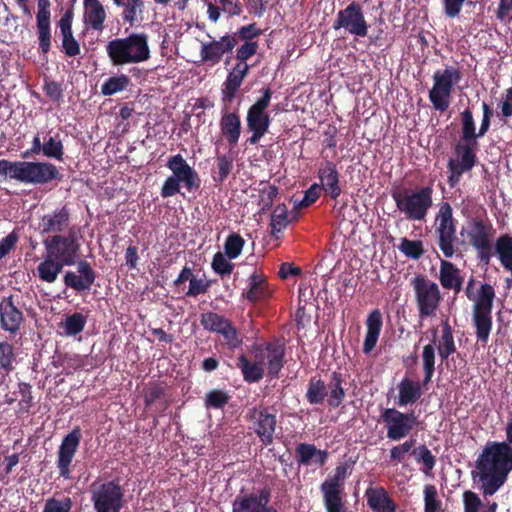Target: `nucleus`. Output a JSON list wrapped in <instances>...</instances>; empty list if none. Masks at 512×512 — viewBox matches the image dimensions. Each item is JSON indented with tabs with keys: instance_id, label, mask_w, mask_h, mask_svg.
<instances>
[{
	"instance_id": "26",
	"label": "nucleus",
	"mask_w": 512,
	"mask_h": 512,
	"mask_svg": "<svg viewBox=\"0 0 512 512\" xmlns=\"http://www.w3.org/2000/svg\"><path fill=\"white\" fill-rule=\"evenodd\" d=\"M70 224V211L67 206L46 214L41 218L39 227L42 234H61Z\"/></svg>"
},
{
	"instance_id": "60",
	"label": "nucleus",
	"mask_w": 512,
	"mask_h": 512,
	"mask_svg": "<svg viewBox=\"0 0 512 512\" xmlns=\"http://www.w3.org/2000/svg\"><path fill=\"white\" fill-rule=\"evenodd\" d=\"M235 34L238 41L254 42L253 39L258 38L262 34V30L257 27L256 23H251L240 27Z\"/></svg>"
},
{
	"instance_id": "32",
	"label": "nucleus",
	"mask_w": 512,
	"mask_h": 512,
	"mask_svg": "<svg viewBox=\"0 0 512 512\" xmlns=\"http://www.w3.org/2000/svg\"><path fill=\"white\" fill-rule=\"evenodd\" d=\"M439 280L444 289L458 293L462 289L463 277L460 270L450 261L441 260Z\"/></svg>"
},
{
	"instance_id": "63",
	"label": "nucleus",
	"mask_w": 512,
	"mask_h": 512,
	"mask_svg": "<svg viewBox=\"0 0 512 512\" xmlns=\"http://www.w3.org/2000/svg\"><path fill=\"white\" fill-rule=\"evenodd\" d=\"M321 187L319 184H312L304 194L302 200L298 203L300 208H306L316 202L320 197Z\"/></svg>"
},
{
	"instance_id": "11",
	"label": "nucleus",
	"mask_w": 512,
	"mask_h": 512,
	"mask_svg": "<svg viewBox=\"0 0 512 512\" xmlns=\"http://www.w3.org/2000/svg\"><path fill=\"white\" fill-rule=\"evenodd\" d=\"M420 319L435 316L442 300L438 285L423 275L411 280Z\"/></svg>"
},
{
	"instance_id": "14",
	"label": "nucleus",
	"mask_w": 512,
	"mask_h": 512,
	"mask_svg": "<svg viewBox=\"0 0 512 512\" xmlns=\"http://www.w3.org/2000/svg\"><path fill=\"white\" fill-rule=\"evenodd\" d=\"M46 253L65 266L76 263L80 251V244L74 232L68 235L54 234L43 240Z\"/></svg>"
},
{
	"instance_id": "22",
	"label": "nucleus",
	"mask_w": 512,
	"mask_h": 512,
	"mask_svg": "<svg viewBox=\"0 0 512 512\" xmlns=\"http://www.w3.org/2000/svg\"><path fill=\"white\" fill-rule=\"evenodd\" d=\"M24 322V314L17 307L14 296L3 297L0 301V326L13 335L19 332Z\"/></svg>"
},
{
	"instance_id": "1",
	"label": "nucleus",
	"mask_w": 512,
	"mask_h": 512,
	"mask_svg": "<svg viewBox=\"0 0 512 512\" xmlns=\"http://www.w3.org/2000/svg\"><path fill=\"white\" fill-rule=\"evenodd\" d=\"M511 471L512 450H482L471 471V478L487 499L504 486Z\"/></svg>"
},
{
	"instance_id": "4",
	"label": "nucleus",
	"mask_w": 512,
	"mask_h": 512,
	"mask_svg": "<svg viewBox=\"0 0 512 512\" xmlns=\"http://www.w3.org/2000/svg\"><path fill=\"white\" fill-rule=\"evenodd\" d=\"M106 52L113 66L145 62L150 58L148 35L142 32L115 38L107 43Z\"/></svg>"
},
{
	"instance_id": "42",
	"label": "nucleus",
	"mask_w": 512,
	"mask_h": 512,
	"mask_svg": "<svg viewBox=\"0 0 512 512\" xmlns=\"http://www.w3.org/2000/svg\"><path fill=\"white\" fill-rule=\"evenodd\" d=\"M435 349L436 346H434V343H428L423 347L422 350V365H423V372H424V378H423V385L427 386L431 381L432 377L435 372Z\"/></svg>"
},
{
	"instance_id": "29",
	"label": "nucleus",
	"mask_w": 512,
	"mask_h": 512,
	"mask_svg": "<svg viewBox=\"0 0 512 512\" xmlns=\"http://www.w3.org/2000/svg\"><path fill=\"white\" fill-rule=\"evenodd\" d=\"M383 326L382 313L379 309L372 310L366 319V335L363 342V353L370 354L375 348Z\"/></svg>"
},
{
	"instance_id": "50",
	"label": "nucleus",
	"mask_w": 512,
	"mask_h": 512,
	"mask_svg": "<svg viewBox=\"0 0 512 512\" xmlns=\"http://www.w3.org/2000/svg\"><path fill=\"white\" fill-rule=\"evenodd\" d=\"M44 155L47 158L56 159L58 161L63 160L64 146L59 138V135L50 136L44 141Z\"/></svg>"
},
{
	"instance_id": "25",
	"label": "nucleus",
	"mask_w": 512,
	"mask_h": 512,
	"mask_svg": "<svg viewBox=\"0 0 512 512\" xmlns=\"http://www.w3.org/2000/svg\"><path fill=\"white\" fill-rule=\"evenodd\" d=\"M249 68L248 64L236 63L228 73L221 90L223 103H232L234 101L245 77L249 73Z\"/></svg>"
},
{
	"instance_id": "2",
	"label": "nucleus",
	"mask_w": 512,
	"mask_h": 512,
	"mask_svg": "<svg viewBox=\"0 0 512 512\" xmlns=\"http://www.w3.org/2000/svg\"><path fill=\"white\" fill-rule=\"evenodd\" d=\"M461 138L453 147V155L447 163V183L450 188L456 187L465 173L470 172L477 163L479 149L478 132H476L473 113L469 108L460 113Z\"/></svg>"
},
{
	"instance_id": "56",
	"label": "nucleus",
	"mask_w": 512,
	"mask_h": 512,
	"mask_svg": "<svg viewBox=\"0 0 512 512\" xmlns=\"http://www.w3.org/2000/svg\"><path fill=\"white\" fill-rule=\"evenodd\" d=\"M211 280H204L202 278H197L196 276L191 279L189 282V288L185 295L187 297H197L200 294H205L208 292L211 287Z\"/></svg>"
},
{
	"instance_id": "49",
	"label": "nucleus",
	"mask_w": 512,
	"mask_h": 512,
	"mask_svg": "<svg viewBox=\"0 0 512 512\" xmlns=\"http://www.w3.org/2000/svg\"><path fill=\"white\" fill-rule=\"evenodd\" d=\"M398 249L408 258L418 260L425 253L423 243L420 240L401 239Z\"/></svg>"
},
{
	"instance_id": "34",
	"label": "nucleus",
	"mask_w": 512,
	"mask_h": 512,
	"mask_svg": "<svg viewBox=\"0 0 512 512\" xmlns=\"http://www.w3.org/2000/svg\"><path fill=\"white\" fill-rule=\"evenodd\" d=\"M86 23L95 31L104 29L106 12L99 0H84Z\"/></svg>"
},
{
	"instance_id": "59",
	"label": "nucleus",
	"mask_w": 512,
	"mask_h": 512,
	"mask_svg": "<svg viewBox=\"0 0 512 512\" xmlns=\"http://www.w3.org/2000/svg\"><path fill=\"white\" fill-rule=\"evenodd\" d=\"M76 450H59L58 469L62 477L70 478V465Z\"/></svg>"
},
{
	"instance_id": "57",
	"label": "nucleus",
	"mask_w": 512,
	"mask_h": 512,
	"mask_svg": "<svg viewBox=\"0 0 512 512\" xmlns=\"http://www.w3.org/2000/svg\"><path fill=\"white\" fill-rule=\"evenodd\" d=\"M278 196V188L275 185H269L260 191L259 205L262 211H268L272 208L275 198Z\"/></svg>"
},
{
	"instance_id": "30",
	"label": "nucleus",
	"mask_w": 512,
	"mask_h": 512,
	"mask_svg": "<svg viewBox=\"0 0 512 512\" xmlns=\"http://www.w3.org/2000/svg\"><path fill=\"white\" fill-rule=\"evenodd\" d=\"M423 381H414L408 377H403L397 385L399 406H406L416 403L422 396Z\"/></svg>"
},
{
	"instance_id": "7",
	"label": "nucleus",
	"mask_w": 512,
	"mask_h": 512,
	"mask_svg": "<svg viewBox=\"0 0 512 512\" xmlns=\"http://www.w3.org/2000/svg\"><path fill=\"white\" fill-rule=\"evenodd\" d=\"M433 187L431 185L418 189L404 188L392 193L397 209L409 220L422 221L433 205Z\"/></svg>"
},
{
	"instance_id": "12",
	"label": "nucleus",
	"mask_w": 512,
	"mask_h": 512,
	"mask_svg": "<svg viewBox=\"0 0 512 512\" xmlns=\"http://www.w3.org/2000/svg\"><path fill=\"white\" fill-rule=\"evenodd\" d=\"M272 98V90L270 88L262 89V96L251 105L247 111V128L252 132L251 137L247 139L250 145H256L261 138L268 132L271 119L266 112Z\"/></svg>"
},
{
	"instance_id": "10",
	"label": "nucleus",
	"mask_w": 512,
	"mask_h": 512,
	"mask_svg": "<svg viewBox=\"0 0 512 512\" xmlns=\"http://www.w3.org/2000/svg\"><path fill=\"white\" fill-rule=\"evenodd\" d=\"M436 242L446 258H452L457 251L456 223L453 210L448 202L440 205L436 216L435 227Z\"/></svg>"
},
{
	"instance_id": "33",
	"label": "nucleus",
	"mask_w": 512,
	"mask_h": 512,
	"mask_svg": "<svg viewBox=\"0 0 512 512\" xmlns=\"http://www.w3.org/2000/svg\"><path fill=\"white\" fill-rule=\"evenodd\" d=\"M367 503L374 512H395L396 504L383 488H369L366 491Z\"/></svg>"
},
{
	"instance_id": "13",
	"label": "nucleus",
	"mask_w": 512,
	"mask_h": 512,
	"mask_svg": "<svg viewBox=\"0 0 512 512\" xmlns=\"http://www.w3.org/2000/svg\"><path fill=\"white\" fill-rule=\"evenodd\" d=\"M492 224L481 217L472 218L467 225V237L470 245L476 250L478 260L488 265L493 257V245L491 241Z\"/></svg>"
},
{
	"instance_id": "51",
	"label": "nucleus",
	"mask_w": 512,
	"mask_h": 512,
	"mask_svg": "<svg viewBox=\"0 0 512 512\" xmlns=\"http://www.w3.org/2000/svg\"><path fill=\"white\" fill-rule=\"evenodd\" d=\"M225 256V254L217 252L214 254L211 262L212 270L222 278L230 275L235 266L234 263L226 259Z\"/></svg>"
},
{
	"instance_id": "46",
	"label": "nucleus",
	"mask_w": 512,
	"mask_h": 512,
	"mask_svg": "<svg viewBox=\"0 0 512 512\" xmlns=\"http://www.w3.org/2000/svg\"><path fill=\"white\" fill-rule=\"evenodd\" d=\"M229 319L215 312L201 314L200 323L203 328L210 332L219 333L228 323Z\"/></svg>"
},
{
	"instance_id": "15",
	"label": "nucleus",
	"mask_w": 512,
	"mask_h": 512,
	"mask_svg": "<svg viewBox=\"0 0 512 512\" xmlns=\"http://www.w3.org/2000/svg\"><path fill=\"white\" fill-rule=\"evenodd\" d=\"M335 30L343 28L349 34L364 38L368 35L369 24L365 19L361 3L352 1L346 8L339 10L333 22Z\"/></svg>"
},
{
	"instance_id": "61",
	"label": "nucleus",
	"mask_w": 512,
	"mask_h": 512,
	"mask_svg": "<svg viewBox=\"0 0 512 512\" xmlns=\"http://www.w3.org/2000/svg\"><path fill=\"white\" fill-rule=\"evenodd\" d=\"M39 41V49L47 54L51 49V25L36 26Z\"/></svg>"
},
{
	"instance_id": "6",
	"label": "nucleus",
	"mask_w": 512,
	"mask_h": 512,
	"mask_svg": "<svg viewBox=\"0 0 512 512\" xmlns=\"http://www.w3.org/2000/svg\"><path fill=\"white\" fill-rule=\"evenodd\" d=\"M343 383V375L338 371L330 374L328 383L313 376L308 381L305 398L310 405H322L326 399L328 406L336 409L341 406L346 396Z\"/></svg>"
},
{
	"instance_id": "47",
	"label": "nucleus",
	"mask_w": 512,
	"mask_h": 512,
	"mask_svg": "<svg viewBox=\"0 0 512 512\" xmlns=\"http://www.w3.org/2000/svg\"><path fill=\"white\" fill-rule=\"evenodd\" d=\"M245 240L238 233H231L224 243V254L230 259H236L242 252Z\"/></svg>"
},
{
	"instance_id": "53",
	"label": "nucleus",
	"mask_w": 512,
	"mask_h": 512,
	"mask_svg": "<svg viewBox=\"0 0 512 512\" xmlns=\"http://www.w3.org/2000/svg\"><path fill=\"white\" fill-rule=\"evenodd\" d=\"M18 392L21 399L18 403L20 413H28L33 406L32 386L26 382L18 383Z\"/></svg>"
},
{
	"instance_id": "37",
	"label": "nucleus",
	"mask_w": 512,
	"mask_h": 512,
	"mask_svg": "<svg viewBox=\"0 0 512 512\" xmlns=\"http://www.w3.org/2000/svg\"><path fill=\"white\" fill-rule=\"evenodd\" d=\"M442 334L437 345V351L442 361H447L448 358L456 352V344L453 335V329L449 323V319L446 318L441 323Z\"/></svg>"
},
{
	"instance_id": "43",
	"label": "nucleus",
	"mask_w": 512,
	"mask_h": 512,
	"mask_svg": "<svg viewBox=\"0 0 512 512\" xmlns=\"http://www.w3.org/2000/svg\"><path fill=\"white\" fill-rule=\"evenodd\" d=\"M87 323V317L82 313L75 312L71 315H68L64 322L61 323V327L64 329V334L66 336H76L80 334Z\"/></svg>"
},
{
	"instance_id": "24",
	"label": "nucleus",
	"mask_w": 512,
	"mask_h": 512,
	"mask_svg": "<svg viewBox=\"0 0 512 512\" xmlns=\"http://www.w3.org/2000/svg\"><path fill=\"white\" fill-rule=\"evenodd\" d=\"M267 375L278 378L285 365V343L277 339L264 343Z\"/></svg>"
},
{
	"instance_id": "41",
	"label": "nucleus",
	"mask_w": 512,
	"mask_h": 512,
	"mask_svg": "<svg viewBox=\"0 0 512 512\" xmlns=\"http://www.w3.org/2000/svg\"><path fill=\"white\" fill-rule=\"evenodd\" d=\"M113 4L123 8L121 17L124 22L130 25L137 21V13H142L145 6L144 0H121L120 3L116 1Z\"/></svg>"
},
{
	"instance_id": "52",
	"label": "nucleus",
	"mask_w": 512,
	"mask_h": 512,
	"mask_svg": "<svg viewBox=\"0 0 512 512\" xmlns=\"http://www.w3.org/2000/svg\"><path fill=\"white\" fill-rule=\"evenodd\" d=\"M72 507L73 501L68 496L62 499L51 497L45 501L43 512H70Z\"/></svg>"
},
{
	"instance_id": "55",
	"label": "nucleus",
	"mask_w": 512,
	"mask_h": 512,
	"mask_svg": "<svg viewBox=\"0 0 512 512\" xmlns=\"http://www.w3.org/2000/svg\"><path fill=\"white\" fill-rule=\"evenodd\" d=\"M258 47L257 42H244L236 50V63L247 64V60L257 53Z\"/></svg>"
},
{
	"instance_id": "23",
	"label": "nucleus",
	"mask_w": 512,
	"mask_h": 512,
	"mask_svg": "<svg viewBox=\"0 0 512 512\" xmlns=\"http://www.w3.org/2000/svg\"><path fill=\"white\" fill-rule=\"evenodd\" d=\"M317 175L320 180L321 190H324L326 195L332 200H336L342 193L337 164L332 161H325L318 168Z\"/></svg>"
},
{
	"instance_id": "9",
	"label": "nucleus",
	"mask_w": 512,
	"mask_h": 512,
	"mask_svg": "<svg viewBox=\"0 0 512 512\" xmlns=\"http://www.w3.org/2000/svg\"><path fill=\"white\" fill-rule=\"evenodd\" d=\"M461 79L462 75L457 67H447L443 71L434 73V84L429 90V100L435 110L444 112L448 109L453 86L458 84Z\"/></svg>"
},
{
	"instance_id": "17",
	"label": "nucleus",
	"mask_w": 512,
	"mask_h": 512,
	"mask_svg": "<svg viewBox=\"0 0 512 512\" xmlns=\"http://www.w3.org/2000/svg\"><path fill=\"white\" fill-rule=\"evenodd\" d=\"M382 419L387 428L388 438L396 441L406 437L417 420L413 412L402 413L395 408L385 409L382 413Z\"/></svg>"
},
{
	"instance_id": "39",
	"label": "nucleus",
	"mask_w": 512,
	"mask_h": 512,
	"mask_svg": "<svg viewBox=\"0 0 512 512\" xmlns=\"http://www.w3.org/2000/svg\"><path fill=\"white\" fill-rule=\"evenodd\" d=\"M496 254L506 270L512 269V236L503 234L498 237L495 243Z\"/></svg>"
},
{
	"instance_id": "28",
	"label": "nucleus",
	"mask_w": 512,
	"mask_h": 512,
	"mask_svg": "<svg viewBox=\"0 0 512 512\" xmlns=\"http://www.w3.org/2000/svg\"><path fill=\"white\" fill-rule=\"evenodd\" d=\"M243 297L251 303L264 301L271 296L268 282L263 273L254 271L248 279V289L243 292Z\"/></svg>"
},
{
	"instance_id": "45",
	"label": "nucleus",
	"mask_w": 512,
	"mask_h": 512,
	"mask_svg": "<svg viewBox=\"0 0 512 512\" xmlns=\"http://www.w3.org/2000/svg\"><path fill=\"white\" fill-rule=\"evenodd\" d=\"M288 209L285 204L278 205L271 216V234L278 238V234L281 233L288 225Z\"/></svg>"
},
{
	"instance_id": "19",
	"label": "nucleus",
	"mask_w": 512,
	"mask_h": 512,
	"mask_svg": "<svg viewBox=\"0 0 512 512\" xmlns=\"http://www.w3.org/2000/svg\"><path fill=\"white\" fill-rule=\"evenodd\" d=\"M250 419L253 421L254 430L264 445L272 443L276 426V416L268 407L257 406L250 409Z\"/></svg>"
},
{
	"instance_id": "21",
	"label": "nucleus",
	"mask_w": 512,
	"mask_h": 512,
	"mask_svg": "<svg viewBox=\"0 0 512 512\" xmlns=\"http://www.w3.org/2000/svg\"><path fill=\"white\" fill-rule=\"evenodd\" d=\"M166 166L172 171L171 177L181 181L188 191H193L200 187V179L197 172L181 154L171 156Z\"/></svg>"
},
{
	"instance_id": "35",
	"label": "nucleus",
	"mask_w": 512,
	"mask_h": 512,
	"mask_svg": "<svg viewBox=\"0 0 512 512\" xmlns=\"http://www.w3.org/2000/svg\"><path fill=\"white\" fill-rule=\"evenodd\" d=\"M64 267V264L46 253L45 258L37 266V275L43 282L54 283Z\"/></svg>"
},
{
	"instance_id": "27",
	"label": "nucleus",
	"mask_w": 512,
	"mask_h": 512,
	"mask_svg": "<svg viewBox=\"0 0 512 512\" xmlns=\"http://www.w3.org/2000/svg\"><path fill=\"white\" fill-rule=\"evenodd\" d=\"M73 15V9H67L58 23L62 36V48L69 57H75L80 54V45L74 38L72 31Z\"/></svg>"
},
{
	"instance_id": "5",
	"label": "nucleus",
	"mask_w": 512,
	"mask_h": 512,
	"mask_svg": "<svg viewBox=\"0 0 512 512\" xmlns=\"http://www.w3.org/2000/svg\"><path fill=\"white\" fill-rule=\"evenodd\" d=\"M94 512H121L126 505V489L120 478H97L89 486Z\"/></svg>"
},
{
	"instance_id": "8",
	"label": "nucleus",
	"mask_w": 512,
	"mask_h": 512,
	"mask_svg": "<svg viewBox=\"0 0 512 512\" xmlns=\"http://www.w3.org/2000/svg\"><path fill=\"white\" fill-rule=\"evenodd\" d=\"M495 298L494 288L484 283L480 286L472 311V320L475 327L477 341L484 347L488 343L492 330V308Z\"/></svg>"
},
{
	"instance_id": "40",
	"label": "nucleus",
	"mask_w": 512,
	"mask_h": 512,
	"mask_svg": "<svg viewBox=\"0 0 512 512\" xmlns=\"http://www.w3.org/2000/svg\"><path fill=\"white\" fill-rule=\"evenodd\" d=\"M17 362L14 345L8 341H0V369L4 371L5 375L14 371Z\"/></svg>"
},
{
	"instance_id": "48",
	"label": "nucleus",
	"mask_w": 512,
	"mask_h": 512,
	"mask_svg": "<svg viewBox=\"0 0 512 512\" xmlns=\"http://www.w3.org/2000/svg\"><path fill=\"white\" fill-rule=\"evenodd\" d=\"M230 395L221 389H213L206 393L204 404L207 409H223L230 400Z\"/></svg>"
},
{
	"instance_id": "36",
	"label": "nucleus",
	"mask_w": 512,
	"mask_h": 512,
	"mask_svg": "<svg viewBox=\"0 0 512 512\" xmlns=\"http://www.w3.org/2000/svg\"><path fill=\"white\" fill-rule=\"evenodd\" d=\"M462 501L464 512H496L498 509L497 502L487 501L484 504L479 495L471 490L463 492Z\"/></svg>"
},
{
	"instance_id": "16",
	"label": "nucleus",
	"mask_w": 512,
	"mask_h": 512,
	"mask_svg": "<svg viewBox=\"0 0 512 512\" xmlns=\"http://www.w3.org/2000/svg\"><path fill=\"white\" fill-rule=\"evenodd\" d=\"M271 489L268 486L251 493L239 494L232 503V512H278L270 505Z\"/></svg>"
},
{
	"instance_id": "54",
	"label": "nucleus",
	"mask_w": 512,
	"mask_h": 512,
	"mask_svg": "<svg viewBox=\"0 0 512 512\" xmlns=\"http://www.w3.org/2000/svg\"><path fill=\"white\" fill-rule=\"evenodd\" d=\"M424 511L425 512H438L441 506L440 501L437 499V490L434 485H427L424 489Z\"/></svg>"
},
{
	"instance_id": "3",
	"label": "nucleus",
	"mask_w": 512,
	"mask_h": 512,
	"mask_svg": "<svg viewBox=\"0 0 512 512\" xmlns=\"http://www.w3.org/2000/svg\"><path fill=\"white\" fill-rule=\"evenodd\" d=\"M0 176L24 184L44 185L61 180V174L53 163L0 160Z\"/></svg>"
},
{
	"instance_id": "58",
	"label": "nucleus",
	"mask_w": 512,
	"mask_h": 512,
	"mask_svg": "<svg viewBox=\"0 0 512 512\" xmlns=\"http://www.w3.org/2000/svg\"><path fill=\"white\" fill-rule=\"evenodd\" d=\"M218 173L214 180L222 183L227 179L233 168V160L226 155H219L217 157Z\"/></svg>"
},
{
	"instance_id": "20",
	"label": "nucleus",
	"mask_w": 512,
	"mask_h": 512,
	"mask_svg": "<svg viewBox=\"0 0 512 512\" xmlns=\"http://www.w3.org/2000/svg\"><path fill=\"white\" fill-rule=\"evenodd\" d=\"M77 272L78 274L67 271L64 274L63 282L65 286L78 293L89 291L97 278L95 270L88 261L80 260L77 263Z\"/></svg>"
},
{
	"instance_id": "44",
	"label": "nucleus",
	"mask_w": 512,
	"mask_h": 512,
	"mask_svg": "<svg viewBox=\"0 0 512 512\" xmlns=\"http://www.w3.org/2000/svg\"><path fill=\"white\" fill-rule=\"evenodd\" d=\"M129 85L130 78L127 75L121 74L112 76L101 85V94L104 96H112L126 90Z\"/></svg>"
},
{
	"instance_id": "31",
	"label": "nucleus",
	"mask_w": 512,
	"mask_h": 512,
	"mask_svg": "<svg viewBox=\"0 0 512 512\" xmlns=\"http://www.w3.org/2000/svg\"><path fill=\"white\" fill-rule=\"evenodd\" d=\"M220 130L230 146L237 145L241 135V119L236 112L223 113L220 120Z\"/></svg>"
},
{
	"instance_id": "64",
	"label": "nucleus",
	"mask_w": 512,
	"mask_h": 512,
	"mask_svg": "<svg viewBox=\"0 0 512 512\" xmlns=\"http://www.w3.org/2000/svg\"><path fill=\"white\" fill-rule=\"evenodd\" d=\"M43 90L45 95L49 97L52 101L58 102L63 97V89L59 82L56 81H46Z\"/></svg>"
},
{
	"instance_id": "38",
	"label": "nucleus",
	"mask_w": 512,
	"mask_h": 512,
	"mask_svg": "<svg viewBox=\"0 0 512 512\" xmlns=\"http://www.w3.org/2000/svg\"><path fill=\"white\" fill-rule=\"evenodd\" d=\"M237 367L241 370L243 379L247 383H257L264 376V368L258 366L245 354H241L237 359Z\"/></svg>"
},
{
	"instance_id": "62",
	"label": "nucleus",
	"mask_w": 512,
	"mask_h": 512,
	"mask_svg": "<svg viewBox=\"0 0 512 512\" xmlns=\"http://www.w3.org/2000/svg\"><path fill=\"white\" fill-rule=\"evenodd\" d=\"M223 336V338L227 341V344L231 348H236L241 344V340L238 337V332L236 328L233 326L232 322L229 320L228 323L222 328L219 332Z\"/></svg>"
},
{
	"instance_id": "18",
	"label": "nucleus",
	"mask_w": 512,
	"mask_h": 512,
	"mask_svg": "<svg viewBox=\"0 0 512 512\" xmlns=\"http://www.w3.org/2000/svg\"><path fill=\"white\" fill-rule=\"evenodd\" d=\"M238 44L236 34L226 33L218 40L203 42L200 49L201 62L213 67L220 63L225 54H230Z\"/></svg>"
}]
</instances>
